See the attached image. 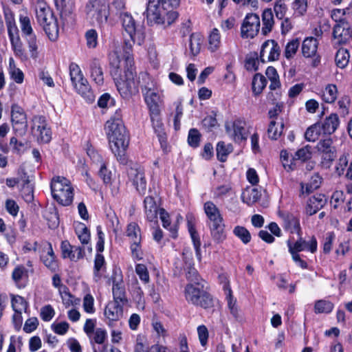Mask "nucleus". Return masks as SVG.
Instances as JSON below:
<instances>
[{
	"label": "nucleus",
	"mask_w": 352,
	"mask_h": 352,
	"mask_svg": "<svg viewBox=\"0 0 352 352\" xmlns=\"http://www.w3.org/2000/svg\"><path fill=\"white\" fill-rule=\"evenodd\" d=\"M85 38L89 48H95L98 45V33L96 30L91 29L86 32Z\"/></svg>",
	"instance_id": "nucleus-63"
},
{
	"label": "nucleus",
	"mask_w": 352,
	"mask_h": 352,
	"mask_svg": "<svg viewBox=\"0 0 352 352\" xmlns=\"http://www.w3.org/2000/svg\"><path fill=\"white\" fill-rule=\"evenodd\" d=\"M232 149L231 145L229 144L226 146L223 142H219L216 148L217 159L221 162H226L227 156L232 152Z\"/></svg>",
	"instance_id": "nucleus-50"
},
{
	"label": "nucleus",
	"mask_w": 352,
	"mask_h": 352,
	"mask_svg": "<svg viewBox=\"0 0 352 352\" xmlns=\"http://www.w3.org/2000/svg\"><path fill=\"white\" fill-rule=\"evenodd\" d=\"M5 21L8 28L9 38L14 36V34L18 35V28L15 23L14 14L10 10L4 11Z\"/></svg>",
	"instance_id": "nucleus-38"
},
{
	"label": "nucleus",
	"mask_w": 352,
	"mask_h": 352,
	"mask_svg": "<svg viewBox=\"0 0 352 352\" xmlns=\"http://www.w3.org/2000/svg\"><path fill=\"white\" fill-rule=\"evenodd\" d=\"M298 236L297 241L292 243L290 240L287 241L288 250L289 253H299L300 252L307 250L311 253H314L317 250V240L314 236H312L309 241H306L302 237V232Z\"/></svg>",
	"instance_id": "nucleus-13"
},
{
	"label": "nucleus",
	"mask_w": 352,
	"mask_h": 352,
	"mask_svg": "<svg viewBox=\"0 0 352 352\" xmlns=\"http://www.w3.org/2000/svg\"><path fill=\"white\" fill-rule=\"evenodd\" d=\"M53 198L60 205L69 206L74 199V189L70 182L63 177H54L50 184Z\"/></svg>",
	"instance_id": "nucleus-5"
},
{
	"label": "nucleus",
	"mask_w": 352,
	"mask_h": 352,
	"mask_svg": "<svg viewBox=\"0 0 352 352\" xmlns=\"http://www.w3.org/2000/svg\"><path fill=\"white\" fill-rule=\"evenodd\" d=\"M327 203V199L324 198V195L322 194H318L309 198L307 206L306 212L307 214L311 216L316 214Z\"/></svg>",
	"instance_id": "nucleus-27"
},
{
	"label": "nucleus",
	"mask_w": 352,
	"mask_h": 352,
	"mask_svg": "<svg viewBox=\"0 0 352 352\" xmlns=\"http://www.w3.org/2000/svg\"><path fill=\"white\" fill-rule=\"evenodd\" d=\"M73 86L77 93L80 94L87 102L91 103L95 100V94L87 79L86 82L81 80Z\"/></svg>",
	"instance_id": "nucleus-29"
},
{
	"label": "nucleus",
	"mask_w": 352,
	"mask_h": 352,
	"mask_svg": "<svg viewBox=\"0 0 352 352\" xmlns=\"http://www.w3.org/2000/svg\"><path fill=\"white\" fill-rule=\"evenodd\" d=\"M233 233L245 244L248 243L251 241L250 232L243 226H236L233 230Z\"/></svg>",
	"instance_id": "nucleus-56"
},
{
	"label": "nucleus",
	"mask_w": 352,
	"mask_h": 352,
	"mask_svg": "<svg viewBox=\"0 0 352 352\" xmlns=\"http://www.w3.org/2000/svg\"><path fill=\"white\" fill-rule=\"evenodd\" d=\"M185 298L186 300L196 306L208 309L213 306V299L211 295L204 290V285L201 283H188L185 287Z\"/></svg>",
	"instance_id": "nucleus-6"
},
{
	"label": "nucleus",
	"mask_w": 352,
	"mask_h": 352,
	"mask_svg": "<svg viewBox=\"0 0 352 352\" xmlns=\"http://www.w3.org/2000/svg\"><path fill=\"white\" fill-rule=\"evenodd\" d=\"M144 212L146 219L149 221L155 220L157 217V206L154 198L151 196L146 197L144 200Z\"/></svg>",
	"instance_id": "nucleus-31"
},
{
	"label": "nucleus",
	"mask_w": 352,
	"mask_h": 352,
	"mask_svg": "<svg viewBox=\"0 0 352 352\" xmlns=\"http://www.w3.org/2000/svg\"><path fill=\"white\" fill-rule=\"evenodd\" d=\"M120 18L122 28L124 32L129 35V38L137 41L138 45H142L145 38L142 28L136 25L135 19L133 18L132 15L127 12L120 13Z\"/></svg>",
	"instance_id": "nucleus-9"
},
{
	"label": "nucleus",
	"mask_w": 352,
	"mask_h": 352,
	"mask_svg": "<svg viewBox=\"0 0 352 352\" xmlns=\"http://www.w3.org/2000/svg\"><path fill=\"white\" fill-rule=\"evenodd\" d=\"M204 209L212 239L217 243L223 241L226 239L225 224L219 209L210 201L204 204Z\"/></svg>",
	"instance_id": "nucleus-3"
},
{
	"label": "nucleus",
	"mask_w": 352,
	"mask_h": 352,
	"mask_svg": "<svg viewBox=\"0 0 352 352\" xmlns=\"http://www.w3.org/2000/svg\"><path fill=\"white\" fill-rule=\"evenodd\" d=\"M105 260L104 256L100 253H96L94 259V275L98 278H100V271L105 268Z\"/></svg>",
	"instance_id": "nucleus-55"
},
{
	"label": "nucleus",
	"mask_w": 352,
	"mask_h": 352,
	"mask_svg": "<svg viewBox=\"0 0 352 352\" xmlns=\"http://www.w3.org/2000/svg\"><path fill=\"white\" fill-rule=\"evenodd\" d=\"M10 146L13 153L21 155L27 148V142L19 141L16 137H12L10 140Z\"/></svg>",
	"instance_id": "nucleus-52"
},
{
	"label": "nucleus",
	"mask_w": 352,
	"mask_h": 352,
	"mask_svg": "<svg viewBox=\"0 0 352 352\" xmlns=\"http://www.w3.org/2000/svg\"><path fill=\"white\" fill-rule=\"evenodd\" d=\"M9 38L14 55L21 59L26 58V55L23 48V44L19 36L16 35V36H13Z\"/></svg>",
	"instance_id": "nucleus-43"
},
{
	"label": "nucleus",
	"mask_w": 352,
	"mask_h": 352,
	"mask_svg": "<svg viewBox=\"0 0 352 352\" xmlns=\"http://www.w3.org/2000/svg\"><path fill=\"white\" fill-rule=\"evenodd\" d=\"M186 279L190 282V283L197 284L203 282L197 270L194 267V264L192 261L186 262Z\"/></svg>",
	"instance_id": "nucleus-39"
},
{
	"label": "nucleus",
	"mask_w": 352,
	"mask_h": 352,
	"mask_svg": "<svg viewBox=\"0 0 352 352\" xmlns=\"http://www.w3.org/2000/svg\"><path fill=\"white\" fill-rule=\"evenodd\" d=\"M318 41L314 37H307L302 44V53L305 58L315 56L317 54Z\"/></svg>",
	"instance_id": "nucleus-30"
},
{
	"label": "nucleus",
	"mask_w": 352,
	"mask_h": 352,
	"mask_svg": "<svg viewBox=\"0 0 352 352\" xmlns=\"http://www.w3.org/2000/svg\"><path fill=\"white\" fill-rule=\"evenodd\" d=\"M105 130L112 153L121 164H126L125 151L129 145V137L124 123L107 122Z\"/></svg>",
	"instance_id": "nucleus-2"
},
{
	"label": "nucleus",
	"mask_w": 352,
	"mask_h": 352,
	"mask_svg": "<svg viewBox=\"0 0 352 352\" xmlns=\"http://www.w3.org/2000/svg\"><path fill=\"white\" fill-rule=\"evenodd\" d=\"M333 307L334 305L331 301L318 300L315 302L314 312L316 314H329Z\"/></svg>",
	"instance_id": "nucleus-42"
},
{
	"label": "nucleus",
	"mask_w": 352,
	"mask_h": 352,
	"mask_svg": "<svg viewBox=\"0 0 352 352\" xmlns=\"http://www.w3.org/2000/svg\"><path fill=\"white\" fill-rule=\"evenodd\" d=\"M267 83V80L264 76L259 73L256 74L253 77L252 82V89L254 94L255 96L259 95L266 87Z\"/></svg>",
	"instance_id": "nucleus-36"
},
{
	"label": "nucleus",
	"mask_w": 352,
	"mask_h": 352,
	"mask_svg": "<svg viewBox=\"0 0 352 352\" xmlns=\"http://www.w3.org/2000/svg\"><path fill=\"white\" fill-rule=\"evenodd\" d=\"M128 66H122L118 56H110V74L121 97L129 100L139 92V78L137 77L134 62L127 59Z\"/></svg>",
	"instance_id": "nucleus-1"
},
{
	"label": "nucleus",
	"mask_w": 352,
	"mask_h": 352,
	"mask_svg": "<svg viewBox=\"0 0 352 352\" xmlns=\"http://www.w3.org/2000/svg\"><path fill=\"white\" fill-rule=\"evenodd\" d=\"M126 236L131 238L133 241L134 240H141L140 228L139 226L135 223H130L127 226Z\"/></svg>",
	"instance_id": "nucleus-59"
},
{
	"label": "nucleus",
	"mask_w": 352,
	"mask_h": 352,
	"mask_svg": "<svg viewBox=\"0 0 352 352\" xmlns=\"http://www.w3.org/2000/svg\"><path fill=\"white\" fill-rule=\"evenodd\" d=\"M283 128V122H280L279 127H278L276 126V121L272 120L270 122L269 127L267 129V134L269 138L272 140H277L281 135Z\"/></svg>",
	"instance_id": "nucleus-53"
},
{
	"label": "nucleus",
	"mask_w": 352,
	"mask_h": 352,
	"mask_svg": "<svg viewBox=\"0 0 352 352\" xmlns=\"http://www.w3.org/2000/svg\"><path fill=\"white\" fill-rule=\"evenodd\" d=\"M186 218L188 230L193 243L196 256L199 259H201V241L199 235L195 229L194 217L188 214Z\"/></svg>",
	"instance_id": "nucleus-22"
},
{
	"label": "nucleus",
	"mask_w": 352,
	"mask_h": 352,
	"mask_svg": "<svg viewBox=\"0 0 352 352\" xmlns=\"http://www.w3.org/2000/svg\"><path fill=\"white\" fill-rule=\"evenodd\" d=\"M88 18H89L92 25L97 26L100 29L104 28L107 23L109 12L107 8V5L97 6L91 8L89 13L85 12Z\"/></svg>",
	"instance_id": "nucleus-14"
},
{
	"label": "nucleus",
	"mask_w": 352,
	"mask_h": 352,
	"mask_svg": "<svg viewBox=\"0 0 352 352\" xmlns=\"http://www.w3.org/2000/svg\"><path fill=\"white\" fill-rule=\"evenodd\" d=\"M322 133L320 127V122H317L309 126L305 131V139L309 142H315L319 138V136Z\"/></svg>",
	"instance_id": "nucleus-45"
},
{
	"label": "nucleus",
	"mask_w": 352,
	"mask_h": 352,
	"mask_svg": "<svg viewBox=\"0 0 352 352\" xmlns=\"http://www.w3.org/2000/svg\"><path fill=\"white\" fill-rule=\"evenodd\" d=\"M132 296L138 308L142 309L144 303V292L138 283L133 287Z\"/></svg>",
	"instance_id": "nucleus-57"
},
{
	"label": "nucleus",
	"mask_w": 352,
	"mask_h": 352,
	"mask_svg": "<svg viewBox=\"0 0 352 352\" xmlns=\"http://www.w3.org/2000/svg\"><path fill=\"white\" fill-rule=\"evenodd\" d=\"M135 272L140 279L144 283H148L150 280L149 274L146 266L144 264H137L135 265Z\"/></svg>",
	"instance_id": "nucleus-64"
},
{
	"label": "nucleus",
	"mask_w": 352,
	"mask_h": 352,
	"mask_svg": "<svg viewBox=\"0 0 352 352\" xmlns=\"http://www.w3.org/2000/svg\"><path fill=\"white\" fill-rule=\"evenodd\" d=\"M76 232L82 244H87L90 241V232L86 226L81 223L76 230Z\"/></svg>",
	"instance_id": "nucleus-60"
},
{
	"label": "nucleus",
	"mask_w": 352,
	"mask_h": 352,
	"mask_svg": "<svg viewBox=\"0 0 352 352\" xmlns=\"http://www.w3.org/2000/svg\"><path fill=\"white\" fill-rule=\"evenodd\" d=\"M160 23H154L155 24L164 25L165 27L170 26L178 18L179 14L177 12L173 10H165L164 12H162Z\"/></svg>",
	"instance_id": "nucleus-44"
},
{
	"label": "nucleus",
	"mask_w": 352,
	"mask_h": 352,
	"mask_svg": "<svg viewBox=\"0 0 352 352\" xmlns=\"http://www.w3.org/2000/svg\"><path fill=\"white\" fill-rule=\"evenodd\" d=\"M89 72L92 80L98 85L104 83V73L100 61L97 58L91 60L89 63Z\"/></svg>",
	"instance_id": "nucleus-26"
},
{
	"label": "nucleus",
	"mask_w": 352,
	"mask_h": 352,
	"mask_svg": "<svg viewBox=\"0 0 352 352\" xmlns=\"http://www.w3.org/2000/svg\"><path fill=\"white\" fill-rule=\"evenodd\" d=\"M41 259L43 264L51 271L55 272L56 270L58 264L50 243H47L46 248L43 250Z\"/></svg>",
	"instance_id": "nucleus-24"
},
{
	"label": "nucleus",
	"mask_w": 352,
	"mask_h": 352,
	"mask_svg": "<svg viewBox=\"0 0 352 352\" xmlns=\"http://www.w3.org/2000/svg\"><path fill=\"white\" fill-rule=\"evenodd\" d=\"M245 122L241 119H236L232 124V129L228 124H226V131L230 133L233 131L232 137L235 142L241 143L248 139V131L245 129Z\"/></svg>",
	"instance_id": "nucleus-18"
},
{
	"label": "nucleus",
	"mask_w": 352,
	"mask_h": 352,
	"mask_svg": "<svg viewBox=\"0 0 352 352\" xmlns=\"http://www.w3.org/2000/svg\"><path fill=\"white\" fill-rule=\"evenodd\" d=\"M69 75L73 85L81 80L86 82L79 66L74 63L69 65Z\"/></svg>",
	"instance_id": "nucleus-47"
},
{
	"label": "nucleus",
	"mask_w": 352,
	"mask_h": 352,
	"mask_svg": "<svg viewBox=\"0 0 352 352\" xmlns=\"http://www.w3.org/2000/svg\"><path fill=\"white\" fill-rule=\"evenodd\" d=\"M98 175L102 179L103 183L106 186H112V173L111 170L107 168L106 164L104 163L100 164V167L98 171Z\"/></svg>",
	"instance_id": "nucleus-61"
},
{
	"label": "nucleus",
	"mask_w": 352,
	"mask_h": 352,
	"mask_svg": "<svg viewBox=\"0 0 352 352\" xmlns=\"http://www.w3.org/2000/svg\"><path fill=\"white\" fill-rule=\"evenodd\" d=\"M112 293L113 302L122 305L127 304L128 299L122 278L117 279L115 278L113 279Z\"/></svg>",
	"instance_id": "nucleus-21"
},
{
	"label": "nucleus",
	"mask_w": 352,
	"mask_h": 352,
	"mask_svg": "<svg viewBox=\"0 0 352 352\" xmlns=\"http://www.w3.org/2000/svg\"><path fill=\"white\" fill-rule=\"evenodd\" d=\"M11 303L14 311H27L28 304L24 298L12 295Z\"/></svg>",
	"instance_id": "nucleus-51"
},
{
	"label": "nucleus",
	"mask_w": 352,
	"mask_h": 352,
	"mask_svg": "<svg viewBox=\"0 0 352 352\" xmlns=\"http://www.w3.org/2000/svg\"><path fill=\"white\" fill-rule=\"evenodd\" d=\"M116 104V100L108 93L103 94L98 100V105L100 108H109Z\"/></svg>",
	"instance_id": "nucleus-62"
},
{
	"label": "nucleus",
	"mask_w": 352,
	"mask_h": 352,
	"mask_svg": "<svg viewBox=\"0 0 352 352\" xmlns=\"http://www.w3.org/2000/svg\"><path fill=\"white\" fill-rule=\"evenodd\" d=\"M263 27L261 32L263 35H267L274 25V14L271 9H265L262 13Z\"/></svg>",
	"instance_id": "nucleus-33"
},
{
	"label": "nucleus",
	"mask_w": 352,
	"mask_h": 352,
	"mask_svg": "<svg viewBox=\"0 0 352 352\" xmlns=\"http://www.w3.org/2000/svg\"><path fill=\"white\" fill-rule=\"evenodd\" d=\"M11 122L16 136L23 137L26 134L28 127L27 116L17 104H13L11 107Z\"/></svg>",
	"instance_id": "nucleus-10"
},
{
	"label": "nucleus",
	"mask_w": 352,
	"mask_h": 352,
	"mask_svg": "<svg viewBox=\"0 0 352 352\" xmlns=\"http://www.w3.org/2000/svg\"><path fill=\"white\" fill-rule=\"evenodd\" d=\"M153 128L155 133L158 138L161 148L163 151H166L167 148V135L164 131V124L160 118V112H157L156 115L152 113H149Z\"/></svg>",
	"instance_id": "nucleus-17"
},
{
	"label": "nucleus",
	"mask_w": 352,
	"mask_h": 352,
	"mask_svg": "<svg viewBox=\"0 0 352 352\" xmlns=\"http://www.w3.org/2000/svg\"><path fill=\"white\" fill-rule=\"evenodd\" d=\"M261 22L259 16L256 14H248L241 27V35L242 38H252L259 32Z\"/></svg>",
	"instance_id": "nucleus-12"
},
{
	"label": "nucleus",
	"mask_w": 352,
	"mask_h": 352,
	"mask_svg": "<svg viewBox=\"0 0 352 352\" xmlns=\"http://www.w3.org/2000/svg\"><path fill=\"white\" fill-rule=\"evenodd\" d=\"M36 17L48 38L51 41L56 40L58 35V21L50 8L45 3L38 5Z\"/></svg>",
	"instance_id": "nucleus-4"
},
{
	"label": "nucleus",
	"mask_w": 352,
	"mask_h": 352,
	"mask_svg": "<svg viewBox=\"0 0 352 352\" xmlns=\"http://www.w3.org/2000/svg\"><path fill=\"white\" fill-rule=\"evenodd\" d=\"M21 29L23 36L28 43L30 56L33 59L38 58V45L36 35L33 32L30 19L28 16H20Z\"/></svg>",
	"instance_id": "nucleus-11"
},
{
	"label": "nucleus",
	"mask_w": 352,
	"mask_h": 352,
	"mask_svg": "<svg viewBox=\"0 0 352 352\" xmlns=\"http://www.w3.org/2000/svg\"><path fill=\"white\" fill-rule=\"evenodd\" d=\"M318 152L321 155L320 164L324 168H329L337 157L336 149L331 138L321 139L316 145Z\"/></svg>",
	"instance_id": "nucleus-8"
},
{
	"label": "nucleus",
	"mask_w": 352,
	"mask_h": 352,
	"mask_svg": "<svg viewBox=\"0 0 352 352\" xmlns=\"http://www.w3.org/2000/svg\"><path fill=\"white\" fill-rule=\"evenodd\" d=\"M179 5V0H149L144 12L148 23H160L162 12L174 10Z\"/></svg>",
	"instance_id": "nucleus-7"
},
{
	"label": "nucleus",
	"mask_w": 352,
	"mask_h": 352,
	"mask_svg": "<svg viewBox=\"0 0 352 352\" xmlns=\"http://www.w3.org/2000/svg\"><path fill=\"white\" fill-rule=\"evenodd\" d=\"M203 37L200 34H191L189 39V47L192 56H197L199 53Z\"/></svg>",
	"instance_id": "nucleus-40"
},
{
	"label": "nucleus",
	"mask_w": 352,
	"mask_h": 352,
	"mask_svg": "<svg viewBox=\"0 0 352 352\" xmlns=\"http://www.w3.org/2000/svg\"><path fill=\"white\" fill-rule=\"evenodd\" d=\"M28 270L23 265L16 266L12 273V278L19 288L25 287V285L22 284L21 281L24 278H28Z\"/></svg>",
	"instance_id": "nucleus-37"
},
{
	"label": "nucleus",
	"mask_w": 352,
	"mask_h": 352,
	"mask_svg": "<svg viewBox=\"0 0 352 352\" xmlns=\"http://www.w3.org/2000/svg\"><path fill=\"white\" fill-rule=\"evenodd\" d=\"M283 228L290 233H296L300 235L301 233V228L300 225V219L298 217L292 213H287L283 215Z\"/></svg>",
	"instance_id": "nucleus-25"
},
{
	"label": "nucleus",
	"mask_w": 352,
	"mask_h": 352,
	"mask_svg": "<svg viewBox=\"0 0 352 352\" xmlns=\"http://www.w3.org/2000/svg\"><path fill=\"white\" fill-rule=\"evenodd\" d=\"M60 248L63 258H69L72 261H77L82 258V254L80 250H78V253L76 254L72 253V245L68 241H62Z\"/></svg>",
	"instance_id": "nucleus-34"
},
{
	"label": "nucleus",
	"mask_w": 352,
	"mask_h": 352,
	"mask_svg": "<svg viewBox=\"0 0 352 352\" xmlns=\"http://www.w3.org/2000/svg\"><path fill=\"white\" fill-rule=\"evenodd\" d=\"M123 306L119 303L111 301L104 309V316L108 320L109 326L112 327L114 322L118 321L123 316Z\"/></svg>",
	"instance_id": "nucleus-19"
},
{
	"label": "nucleus",
	"mask_w": 352,
	"mask_h": 352,
	"mask_svg": "<svg viewBox=\"0 0 352 352\" xmlns=\"http://www.w3.org/2000/svg\"><path fill=\"white\" fill-rule=\"evenodd\" d=\"M261 196V192L257 188L248 187L242 192L241 199L244 203L252 206L260 199Z\"/></svg>",
	"instance_id": "nucleus-32"
},
{
	"label": "nucleus",
	"mask_w": 352,
	"mask_h": 352,
	"mask_svg": "<svg viewBox=\"0 0 352 352\" xmlns=\"http://www.w3.org/2000/svg\"><path fill=\"white\" fill-rule=\"evenodd\" d=\"M349 58L350 54L348 50L343 47L340 48L337 51L335 56L336 65L341 69L344 68L349 63Z\"/></svg>",
	"instance_id": "nucleus-41"
},
{
	"label": "nucleus",
	"mask_w": 352,
	"mask_h": 352,
	"mask_svg": "<svg viewBox=\"0 0 352 352\" xmlns=\"http://www.w3.org/2000/svg\"><path fill=\"white\" fill-rule=\"evenodd\" d=\"M54 1L56 10L59 12L60 19L63 21H67L74 10V0H54Z\"/></svg>",
	"instance_id": "nucleus-23"
},
{
	"label": "nucleus",
	"mask_w": 352,
	"mask_h": 352,
	"mask_svg": "<svg viewBox=\"0 0 352 352\" xmlns=\"http://www.w3.org/2000/svg\"><path fill=\"white\" fill-rule=\"evenodd\" d=\"M337 87L335 85H328L322 93V100L327 103H332L337 98Z\"/></svg>",
	"instance_id": "nucleus-49"
},
{
	"label": "nucleus",
	"mask_w": 352,
	"mask_h": 352,
	"mask_svg": "<svg viewBox=\"0 0 352 352\" xmlns=\"http://www.w3.org/2000/svg\"><path fill=\"white\" fill-rule=\"evenodd\" d=\"M221 44V35L217 28H214L208 36V49L211 52L216 51Z\"/></svg>",
	"instance_id": "nucleus-46"
},
{
	"label": "nucleus",
	"mask_w": 352,
	"mask_h": 352,
	"mask_svg": "<svg viewBox=\"0 0 352 352\" xmlns=\"http://www.w3.org/2000/svg\"><path fill=\"white\" fill-rule=\"evenodd\" d=\"M160 217L163 227L170 231L172 238L176 239L177 237V227L176 225L170 226L169 214L164 208L160 209Z\"/></svg>",
	"instance_id": "nucleus-35"
},
{
	"label": "nucleus",
	"mask_w": 352,
	"mask_h": 352,
	"mask_svg": "<svg viewBox=\"0 0 352 352\" xmlns=\"http://www.w3.org/2000/svg\"><path fill=\"white\" fill-rule=\"evenodd\" d=\"M300 46V39L296 38L289 41L285 48L284 56L287 59L289 60L294 57V56L296 54L298 49Z\"/></svg>",
	"instance_id": "nucleus-48"
},
{
	"label": "nucleus",
	"mask_w": 352,
	"mask_h": 352,
	"mask_svg": "<svg viewBox=\"0 0 352 352\" xmlns=\"http://www.w3.org/2000/svg\"><path fill=\"white\" fill-rule=\"evenodd\" d=\"M137 43V41H135L133 38H129V39L124 38V43L122 46L123 52L124 54L125 59L124 61L121 65L122 66H128V58H131L133 60V58L131 55V52L133 50V44Z\"/></svg>",
	"instance_id": "nucleus-54"
},
{
	"label": "nucleus",
	"mask_w": 352,
	"mask_h": 352,
	"mask_svg": "<svg viewBox=\"0 0 352 352\" xmlns=\"http://www.w3.org/2000/svg\"><path fill=\"white\" fill-rule=\"evenodd\" d=\"M269 52L268 60L274 61L278 59L280 52V47L278 43L274 40H267L265 41L261 46L260 52V59L265 63V53Z\"/></svg>",
	"instance_id": "nucleus-20"
},
{
	"label": "nucleus",
	"mask_w": 352,
	"mask_h": 352,
	"mask_svg": "<svg viewBox=\"0 0 352 352\" xmlns=\"http://www.w3.org/2000/svg\"><path fill=\"white\" fill-rule=\"evenodd\" d=\"M144 101L149 109V113L156 115L160 112V103L161 98L160 94L153 88L145 86L142 89Z\"/></svg>",
	"instance_id": "nucleus-15"
},
{
	"label": "nucleus",
	"mask_w": 352,
	"mask_h": 352,
	"mask_svg": "<svg viewBox=\"0 0 352 352\" xmlns=\"http://www.w3.org/2000/svg\"><path fill=\"white\" fill-rule=\"evenodd\" d=\"M128 177L136 190L140 195H144L146 189V180L141 168L131 167L128 170Z\"/></svg>",
	"instance_id": "nucleus-16"
},
{
	"label": "nucleus",
	"mask_w": 352,
	"mask_h": 352,
	"mask_svg": "<svg viewBox=\"0 0 352 352\" xmlns=\"http://www.w3.org/2000/svg\"><path fill=\"white\" fill-rule=\"evenodd\" d=\"M201 141V133L197 129H190L188 135V143L193 148H197L199 146Z\"/></svg>",
	"instance_id": "nucleus-58"
},
{
	"label": "nucleus",
	"mask_w": 352,
	"mask_h": 352,
	"mask_svg": "<svg viewBox=\"0 0 352 352\" xmlns=\"http://www.w3.org/2000/svg\"><path fill=\"white\" fill-rule=\"evenodd\" d=\"M340 120L336 113H331L322 122H320V127L323 134L331 135L338 129Z\"/></svg>",
	"instance_id": "nucleus-28"
}]
</instances>
